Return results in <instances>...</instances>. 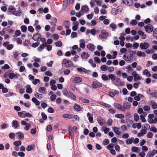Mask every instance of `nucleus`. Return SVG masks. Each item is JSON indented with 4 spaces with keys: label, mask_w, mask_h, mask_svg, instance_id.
Wrapping results in <instances>:
<instances>
[{
    "label": "nucleus",
    "mask_w": 157,
    "mask_h": 157,
    "mask_svg": "<svg viewBox=\"0 0 157 157\" xmlns=\"http://www.w3.org/2000/svg\"><path fill=\"white\" fill-rule=\"evenodd\" d=\"M144 28L146 32L148 33H151L153 30V26L151 24H148L144 26Z\"/></svg>",
    "instance_id": "nucleus-1"
},
{
    "label": "nucleus",
    "mask_w": 157,
    "mask_h": 157,
    "mask_svg": "<svg viewBox=\"0 0 157 157\" xmlns=\"http://www.w3.org/2000/svg\"><path fill=\"white\" fill-rule=\"evenodd\" d=\"M102 86L101 83L97 81V80L94 81L92 84V86L94 89H96L98 87L100 88Z\"/></svg>",
    "instance_id": "nucleus-2"
},
{
    "label": "nucleus",
    "mask_w": 157,
    "mask_h": 157,
    "mask_svg": "<svg viewBox=\"0 0 157 157\" xmlns=\"http://www.w3.org/2000/svg\"><path fill=\"white\" fill-rule=\"evenodd\" d=\"M8 76L9 78L11 79H13L14 78L15 79H17L19 77H20L21 76L19 74L17 73L15 74L14 73L12 72L9 73Z\"/></svg>",
    "instance_id": "nucleus-3"
},
{
    "label": "nucleus",
    "mask_w": 157,
    "mask_h": 157,
    "mask_svg": "<svg viewBox=\"0 0 157 157\" xmlns=\"http://www.w3.org/2000/svg\"><path fill=\"white\" fill-rule=\"evenodd\" d=\"M149 46V44L147 42H141L140 43V47L141 49H146Z\"/></svg>",
    "instance_id": "nucleus-4"
},
{
    "label": "nucleus",
    "mask_w": 157,
    "mask_h": 157,
    "mask_svg": "<svg viewBox=\"0 0 157 157\" xmlns=\"http://www.w3.org/2000/svg\"><path fill=\"white\" fill-rule=\"evenodd\" d=\"M122 3L128 6H132L133 4L132 0H122Z\"/></svg>",
    "instance_id": "nucleus-5"
},
{
    "label": "nucleus",
    "mask_w": 157,
    "mask_h": 157,
    "mask_svg": "<svg viewBox=\"0 0 157 157\" xmlns=\"http://www.w3.org/2000/svg\"><path fill=\"white\" fill-rule=\"evenodd\" d=\"M41 36L40 33H35L32 37V39L35 41H38Z\"/></svg>",
    "instance_id": "nucleus-6"
},
{
    "label": "nucleus",
    "mask_w": 157,
    "mask_h": 157,
    "mask_svg": "<svg viewBox=\"0 0 157 157\" xmlns=\"http://www.w3.org/2000/svg\"><path fill=\"white\" fill-rule=\"evenodd\" d=\"M109 80L111 79L113 82H114L115 81L116 78V76L115 75L111 74L108 75Z\"/></svg>",
    "instance_id": "nucleus-7"
},
{
    "label": "nucleus",
    "mask_w": 157,
    "mask_h": 157,
    "mask_svg": "<svg viewBox=\"0 0 157 157\" xmlns=\"http://www.w3.org/2000/svg\"><path fill=\"white\" fill-rule=\"evenodd\" d=\"M97 121L99 124L101 125L103 124L105 122L104 119L100 116H99L97 117Z\"/></svg>",
    "instance_id": "nucleus-8"
},
{
    "label": "nucleus",
    "mask_w": 157,
    "mask_h": 157,
    "mask_svg": "<svg viewBox=\"0 0 157 157\" xmlns=\"http://www.w3.org/2000/svg\"><path fill=\"white\" fill-rule=\"evenodd\" d=\"M47 45V43L46 42H44L42 44H41L37 48L38 51L40 52L44 48L46 47Z\"/></svg>",
    "instance_id": "nucleus-9"
},
{
    "label": "nucleus",
    "mask_w": 157,
    "mask_h": 157,
    "mask_svg": "<svg viewBox=\"0 0 157 157\" xmlns=\"http://www.w3.org/2000/svg\"><path fill=\"white\" fill-rule=\"evenodd\" d=\"M120 129L119 128L116 127H113V132L117 135H120L121 134V132L119 131Z\"/></svg>",
    "instance_id": "nucleus-10"
},
{
    "label": "nucleus",
    "mask_w": 157,
    "mask_h": 157,
    "mask_svg": "<svg viewBox=\"0 0 157 157\" xmlns=\"http://www.w3.org/2000/svg\"><path fill=\"white\" fill-rule=\"evenodd\" d=\"M17 136V138L20 139H23L24 138V134L21 132H18L16 133Z\"/></svg>",
    "instance_id": "nucleus-11"
},
{
    "label": "nucleus",
    "mask_w": 157,
    "mask_h": 157,
    "mask_svg": "<svg viewBox=\"0 0 157 157\" xmlns=\"http://www.w3.org/2000/svg\"><path fill=\"white\" fill-rule=\"evenodd\" d=\"M90 56L89 54L88 53H86L85 52H83L82 53L81 56L82 59H87Z\"/></svg>",
    "instance_id": "nucleus-12"
},
{
    "label": "nucleus",
    "mask_w": 157,
    "mask_h": 157,
    "mask_svg": "<svg viewBox=\"0 0 157 157\" xmlns=\"http://www.w3.org/2000/svg\"><path fill=\"white\" fill-rule=\"evenodd\" d=\"M12 124L13 126L15 128H17L19 126L18 121L16 120H14L12 121Z\"/></svg>",
    "instance_id": "nucleus-13"
},
{
    "label": "nucleus",
    "mask_w": 157,
    "mask_h": 157,
    "mask_svg": "<svg viewBox=\"0 0 157 157\" xmlns=\"http://www.w3.org/2000/svg\"><path fill=\"white\" fill-rule=\"evenodd\" d=\"M73 81L74 82L77 83L82 82V79L81 77H77L74 78Z\"/></svg>",
    "instance_id": "nucleus-14"
},
{
    "label": "nucleus",
    "mask_w": 157,
    "mask_h": 157,
    "mask_svg": "<svg viewBox=\"0 0 157 157\" xmlns=\"http://www.w3.org/2000/svg\"><path fill=\"white\" fill-rule=\"evenodd\" d=\"M35 145L33 144L29 145L27 147L26 150L28 151H30L34 149L35 148Z\"/></svg>",
    "instance_id": "nucleus-15"
},
{
    "label": "nucleus",
    "mask_w": 157,
    "mask_h": 157,
    "mask_svg": "<svg viewBox=\"0 0 157 157\" xmlns=\"http://www.w3.org/2000/svg\"><path fill=\"white\" fill-rule=\"evenodd\" d=\"M73 108L77 111H79L82 109V107L76 103L73 106Z\"/></svg>",
    "instance_id": "nucleus-16"
},
{
    "label": "nucleus",
    "mask_w": 157,
    "mask_h": 157,
    "mask_svg": "<svg viewBox=\"0 0 157 157\" xmlns=\"http://www.w3.org/2000/svg\"><path fill=\"white\" fill-rule=\"evenodd\" d=\"M81 10L84 11L86 13L88 12L89 11V8L86 5L83 6L81 8Z\"/></svg>",
    "instance_id": "nucleus-17"
},
{
    "label": "nucleus",
    "mask_w": 157,
    "mask_h": 157,
    "mask_svg": "<svg viewBox=\"0 0 157 157\" xmlns=\"http://www.w3.org/2000/svg\"><path fill=\"white\" fill-rule=\"evenodd\" d=\"M26 87V92L29 94H31L32 92V89L31 87V86L30 85H27Z\"/></svg>",
    "instance_id": "nucleus-18"
},
{
    "label": "nucleus",
    "mask_w": 157,
    "mask_h": 157,
    "mask_svg": "<svg viewBox=\"0 0 157 157\" xmlns=\"http://www.w3.org/2000/svg\"><path fill=\"white\" fill-rule=\"evenodd\" d=\"M63 118L71 119L73 118V115L72 114H64L62 116Z\"/></svg>",
    "instance_id": "nucleus-19"
},
{
    "label": "nucleus",
    "mask_w": 157,
    "mask_h": 157,
    "mask_svg": "<svg viewBox=\"0 0 157 157\" xmlns=\"http://www.w3.org/2000/svg\"><path fill=\"white\" fill-rule=\"evenodd\" d=\"M32 101L36 105H40V101L35 97H33L32 98Z\"/></svg>",
    "instance_id": "nucleus-20"
},
{
    "label": "nucleus",
    "mask_w": 157,
    "mask_h": 157,
    "mask_svg": "<svg viewBox=\"0 0 157 157\" xmlns=\"http://www.w3.org/2000/svg\"><path fill=\"white\" fill-rule=\"evenodd\" d=\"M63 10H65L66 9L68 5V0H63Z\"/></svg>",
    "instance_id": "nucleus-21"
},
{
    "label": "nucleus",
    "mask_w": 157,
    "mask_h": 157,
    "mask_svg": "<svg viewBox=\"0 0 157 157\" xmlns=\"http://www.w3.org/2000/svg\"><path fill=\"white\" fill-rule=\"evenodd\" d=\"M123 105L126 108L127 107V109H129L130 108L131 105L127 101H124L123 103Z\"/></svg>",
    "instance_id": "nucleus-22"
},
{
    "label": "nucleus",
    "mask_w": 157,
    "mask_h": 157,
    "mask_svg": "<svg viewBox=\"0 0 157 157\" xmlns=\"http://www.w3.org/2000/svg\"><path fill=\"white\" fill-rule=\"evenodd\" d=\"M99 104L107 108H109L111 107V105H110L105 103L103 101H100Z\"/></svg>",
    "instance_id": "nucleus-23"
},
{
    "label": "nucleus",
    "mask_w": 157,
    "mask_h": 157,
    "mask_svg": "<svg viewBox=\"0 0 157 157\" xmlns=\"http://www.w3.org/2000/svg\"><path fill=\"white\" fill-rule=\"evenodd\" d=\"M115 144H110L108 146H107L106 148L109 150H111L114 148V146L115 145Z\"/></svg>",
    "instance_id": "nucleus-24"
},
{
    "label": "nucleus",
    "mask_w": 157,
    "mask_h": 157,
    "mask_svg": "<svg viewBox=\"0 0 157 157\" xmlns=\"http://www.w3.org/2000/svg\"><path fill=\"white\" fill-rule=\"evenodd\" d=\"M116 79V80L115 81V82H114V84L116 86H119V85L118 84H120L121 82V79L120 78L117 77Z\"/></svg>",
    "instance_id": "nucleus-25"
},
{
    "label": "nucleus",
    "mask_w": 157,
    "mask_h": 157,
    "mask_svg": "<svg viewBox=\"0 0 157 157\" xmlns=\"http://www.w3.org/2000/svg\"><path fill=\"white\" fill-rule=\"evenodd\" d=\"M68 132L70 136L71 137H73L74 136V132H73L70 126H69L68 127Z\"/></svg>",
    "instance_id": "nucleus-26"
},
{
    "label": "nucleus",
    "mask_w": 157,
    "mask_h": 157,
    "mask_svg": "<svg viewBox=\"0 0 157 157\" xmlns=\"http://www.w3.org/2000/svg\"><path fill=\"white\" fill-rule=\"evenodd\" d=\"M101 33L104 36L107 37L109 36V33L107 32L105 30L103 29L101 31Z\"/></svg>",
    "instance_id": "nucleus-27"
},
{
    "label": "nucleus",
    "mask_w": 157,
    "mask_h": 157,
    "mask_svg": "<svg viewBox=\"0 0 157 157\" xmlns=\"http://www.w3.org/2000/svg\"><path fill=\"white\" fill-rule=\"evenodd\" d=\"M46 90V88L44 87H41L39 88L38 92L40 93H43Z\"/></svg>",
    "instance_id": "nucleus-28"
},
{
    "label": "nucleus",
    "mask_w": 157,
    "mask_h": 157,
    "mask_svg": "<svg viewBox=\"0 0 157 157\" xmlns=\"http://www.w3.org/2000/svg\"><path fill=\"white\" fill-rule=\"evenodd\" d=\"M21 29L22 32L25 33L27 31V27L26 25H23L21 26Z\"/></svg>",
    "instance_id": "nucleus-29"
},
{
    "label": "nucleus",
    "mask_w": 157,
    "mask_h": 157,
    "mask_svg": "<svg viewBox=\"0 0 157 157\" xmlns=\"http://www.w3.org/2000/svg\"><path fill=\"white\" fill-rule=\"evenodd\" d=\"M67 60L66 59H64L63 60L64 64H65V67L66 68L70 67L69 65L68 64V63L67 62Z\"/></svg>",
    "instance_id": "nucleus-30"
},
{
    "label": "nucleus",
    "mask_w": 157,
    "mask_h": 157,
    "mask_svg": "<svg viewBox=\"0 0 157 157\" xmlns=\"http://www.w3.org/2000/svg\"><path fill=\"white\" fill-rule=\"evenodd\" d=\"M101 78L103 81H107L109 80L108 75L107 76L105 74H103L101 76Z\"/></svg>",
    "instance_id": "nucleus-31"
},
{
    "label": "nucleus",
    "mask_w": 157,
    "mask_h": 157,
    "mask_svg": "<svg viewBox=\"0 0 157 157\" xmlns=\"http://www.w3.org/2000/svg\"><path fill=\"white\" fill-rule=\"evenodd\" d=\"M102 129H101V130L103 131H104V133L105 134L107 133L109 131V128H107L106 127H102Z\"/></svg>",
    "instance_id": "nucleus-32"
},
{
    "label": "nucleus",
    "mask_w": 157,
    "mask_h": 157,
    "mask_svg": "<svg viewBox=\"0 0 157 157\" xmlns=\"http://www.w3.org/2000/svg\"><path fill=\"white\" fill-rule=\"evenodd\" d=\"M108 68V67L105 65H102L100 67V69L103 71H106Z\"/></svg>",
    "instance_id": "nucleus-33"
},
{
    "label": "nucleus",
    "mask_w": 157,
    "mask_h": 157,
    "mask_svg": "<svg viewBox=\"0 0 157 157\" xmlns=\"http://www.w3.org/2000/svg\"><path fill=\"white\" fill-rule=\"evenodd\" d=\"M55 44L56 46L59 47H61L62 46L63 44L62 41L60 40H59L58 41L56 42L55 43Z\"/></svg>",
    "instance_id": "nucleus-34"
},
{
    "label": "nucleus",
    "mask_w": 157,
    "mask_h": 157,
    "mask_svg": "<svg viewBox=\"0 0 157 157\" xmlns=\"http://www.w3.org/2000/svg\"><path fill=\"white\" fill-rule=\"evenodd\" d=\"M155 151V150H153V151H154L153 153L152 152H151V151L149 152L147 156H148V157H150L151 156L153 157L155 154V153L154 152Z\"/></svg>",
    "instance_id": "nucleus-35"
},
{
    "label": "nucleus",
    "mask_w": 157,
    "mask_h": 157,
    "mask_svg": "<svg viewBox=\"0 0 157 157\" xmlns=\"http://www.w3.org/2000/svg\"><path fill=\"white\" fill-rule=\"evenodd\" d=\"M134 138L132 137L131 138H129L126 141V143L127 144H131L133 141Z\"/></svg>",
    "instance_id": "nucleus-36"
},
{
    "label": "nucleus",
    "mask_w": 157,
    "mask_h": 157,
    "mask_svg": "<svg viewBox=\"0 0 157 157\" xmlns=\"http://www.w3.org/2000/svg\"><path fill=\"white\" fill-rule=\"evenodd\" d=\"M21 142L20 140L15 141L13 143V145L16 146H20L21 145Z\"/></svg>",
    "instance_id": "nucleus-37"
},
{
    "label": "nucleus",
    "mask_w": 157,
    "mask_h": 157,
    "mask_svg": "<svg viewBox=\"0 0 157 157\" xmlns=\"http://www.w3.org/2000/svg\"><path fill=\"white\" fill-rule=\"evenodd\" d=\"M81 40L82 41V43L80 44V47L82 48H84L85 47V41L83 39H81Z\"/></svg>",
    "instance_id": "nucleus-38"
},
{
    "label": "nucleus",
    "mask_w": 157,
    "mask_h": 157,
    "mask_svg": "<svg viewBox=\"0 0 157 157\" xmlns=\"http://www.w3.org/2000/svg\"><path fill=\"white\" fill-rule=\"evenodd\" d=\"M34 96L38 99H40L43 97L42 94H39L38 92H36L34 94Z\"/></svg>",
    "instance_id": "nucleus-39"
},
{
    "label": "nucleus",
    "mask_w": 157,
    "mask_h": 157,
    "mask_svg": "<svg viewBox=\"0 0 157 157\" xmlns=\"http://www.w3.org/2000/svg\"><path fill=\"white\" fill-rule=\"evenodd\" d=\"M134 121L136 122L139 119V117L138 114L137 113H135L134 114Z\"/></svg>",
    "instance_id": "nucleus-40"
},
{
    "label": "nucleus",
    "mask_w": 157,
    "mask_h": 157,
    "mask_svg": "<svg viewBox=\"0 0 157 157\" xmlns=\"http://www.w3.org/2000/svg\"><path fill=\"white\" fill-rule=\"evenodd\" d=\"M80 100H81L82 102L85 103H88L90 102V101L89 100L84 98H80Z\"/></svg>",
    "instance_id": "nucleus-41"
},
{
    "label": "nucleus",
    "mask_w": 157,
    "mask_h": 157,
    "mask_svg": "<svg viewBox=\"0 0 157 157\" xmlns=\"http://www.w3.org/2000/svg\"><path fill=\"white\" fill-rule=\"evenodd\" d=\"M139 148L134 146L132 147L131 150L132 151L138 153L139 152L138 151V149Z\"/></svg>",
    "instance_id": "nucleus-42"
},
{
    "label": "nucleus",
    "mask_w": 157,
    "mask_h": 157,
    "mask_svg": "<svg viewBox=\"0 0 157 157\" xmlns=\"http://www.w3.org/2000/svg\"><path fill=\"white\" fill-rule=\"evenodd\" d=\"M84 13L82 12V10H80L78 13H77L76 16L78 17H80L82 15H83Z\"/></svg>",
    "instance_id": "nucleus-43"
},
{
    "label": "nucleus",
    "mask_w": 157,
    "mask_h": 157,
    "mask_svg": "<svg viewBox=\"0 0 157 157\" xmlns=\"http://www.w3.org/2000/svg\"><path fill=\"white\" fill-rule=\"evenodd\" d=\"M109 142V140L107 139H105L104 140L103 144L104 145H106L108 144Z\"/></svg>",
    "instance_id": "nucleus-44"
},
{
    "label": "nucleus",
    "mask_w": 157,
    "mask_h": 157,
    "mask_svg": "<svg viewBox=\"0 0 157 157\" xmlns=\"http://www.w3.org/2000/svg\"><path fill=\"white\" fill-rule=\"evenodd\" d=\"M115 117H116L119 118H121V119H123L124 118V116L123 114H117L115 115Z\"/></svg>",
    "instance_id": "nucleus-45"
},
{
    "label": "nucleus",
    "mask_w": 157,
    "mask_h": 157,
    "mask_svg": "<svg viewBox=\"0 0 157 157\" xmlns=\"http://www.w3.org/2000/svg\"><path fill=\"white\" fill-rule=\"evenodd\" d=\"M151 102L152 105V108L153 109H155L157 108V104L155 102H152V101H151Z\"/></svg>",
    "instance_id": "nucleus-46"
},
{
    "label": "nucleus",
    "mask_w": 157,
    "mask_h": 157,
    "mask_svg": "<svg viewBox=\"0 0 157 157\" xmlns=\"http://www.w3.org/2000/svg\"><path fill=\"white\" fill-rule=\"evenodd\" d=\"M57 19L56 18L54 17L52 18L51 23L53 24L54 25H55L57 22Z\"/></svg>",
    "instance_id": "nucleus-47"
},
{
    "label": "nucleus",
    "mask_w": 157,
    "mask_h": 157,
    "mask_svg": "<svg viewBox=\"0 0 157 157\" xmlns=\"http://www.w3.org/2000/svg\"><path fill=\"white\" fill-rule=\"evenodd\" d=\"M137 22L136 20H132L130 22V24L132 25H135L137 24Z\"/></svg>",
    "instance_id": "nucleus-48"
},
{
    "label": "nucleus",
    "mask_w": 157,
    "mask_h": 157,
    "mask_svg": "<svg viewBox=\"0 0 157 157\" xmlns=\"http://www.w3.org/2000/svg\"><path fill=\"white\" fill-rule=\"evenodd\" d=\"M114 106L115 108L117 109H119L120 108L121 105L117 103H115L114 104Z\"/></svg>",
    "instance_id": "nucleus-49"
},
{
    "label": "nucleus",
    "mask_w": 157,
    "mask_h": 157,
    "mask_svg": "<svg viewBox=\"0 0 157 157\" xmlns=\"http://www.w3.org/2000/svg\"><path fill=\"white\" fill-rule=\"evenodd\" d=\"M133 49H137L139 46V44L136 42H135L133 44Z\"/></svg>",
    "instance_id": "nucleus-50"
},
{
    "label": "nucleus",
    "mask_w": 157,
    "mask_h": 157,
    "mask_svg": "<svg viewBox=\"0 0 157 157\" xmlns=\"http://www.w3.org/2000/svg\"><path fill=\"white\" fill-rule=\"evenodd\" d=\"M48 111L50 113H53L54 112V109L51 107H49L48 109Z\"/></svg>",
    "instance_id": "nucleus-51"
},
{
    "label": "nucleus",
    "mask_w": 157,
    "mask_h": 157,
    "mask_svg": "<svg viewBox=\"0 0 157 157\" xmlns=\"http://www.w3.org/2000/svg\"><path fill=\"white\" fill-rule=\"evenodd\" d=\"M140 79V77L139 76L138 74L134 77V80L135 81H136Z\"/></svg>",
    "instance_id": "nucleus-52"
},
{
    "label": "nucleus",
    "mask_w": 157,
    "mask_h": 157,
    "mask_svg": "<svg viewBox=\"0 0 157 157\" xmlns=\"http://www.w3.org/2000/svg\"><path fill=\"white\" fill-rule=\"evenodd\" d=\"M21 13V12H20V13H19V11H14L12 12V14L13 15L17 16H18L20 15V14Z\"/></svg>",
    "instance_id": "nucleus-53"
},
{
    "label": "nucleus",
    "mask_w": 157,
    "mask_h": 157,
    "mask_svg": "<svg viewBox=\"0 0 157 157\" xmlns=\"http://www.w3.org/2000/svg\"><path fill=\"white\" fill-rule=\"evenodd\" d=\"M56 96L55 94H53L50 97V99L51 101H53L56 98Z\"/></svg>",
    "instance_id": "nucleus-54"
},
{
    "label": "nucleus",
    "mask_w": 157,
    "mask_h": 157,
    "mask_svg": "<svg viewBox=\"0 0 157 157\" xmlns=\"http://www.w3.org/2000/svg\"><path fill=\"white\" fill-rule=\"evenodd\" d=\"M70 95H69V97L72 98L74 100H75L76 99V98L75 96L73 94L72 92H70Z\"/></svg>",
    "instance_id": "nucleus-55"
},
{
    "label": "nucleus",
    "mask_w": 157,
    "mask_h": 157,
    "mask_svg": "<svg viewBox=\"0 0 157 157\" xmlns=\"http://www.w3.org/2000/svg\"><path fill=\"white\" fill-rule=\"evenodd\" d=\"M138 35L142 36H146V34H144V33L141 30H139L137 33Z\"/></svg>",
    "instance_id": "nucleus-56"
},
{
    "label": "nucleus",
    "mask_w": 157,
    "mask_h": 157,
    "mask_svg": "<svg viewBox=\"0 0 157 157\" xmlns=\"http://www.w3.org/2000/svg\"><path fill=\"white\" fill-rule=\"evenodd\" d=\"M42 118L44 120H45L47 119V116L44 112H42L41 113Z\"/></svg>",
    "instance_id": "nucleus-57"
},
{
    "label": "nucleus",
    "mask_w": 157,
    "mask_h": 157,
    "mask_svg": "<svg viewBox=\"0 0 157 157\" xmlns=\"http://www.w3.org/2000/svg\"><path fill=\"white\" fill-rule=\"evenodd\" d=\"M94 13L92 12L90 14H88L87 15V17L89 19H91L93 17Z\"/></svg>",
    "instance_id": "nucleus-58"
},
{
    "label": "nucleus",
    "mask_w": 157,
    "mask_h": 157,
    "mask_svg": "<svg viewBox=\"0 0 157 157\" xmlns=\"http://www.w3.org/2000/svg\"><path fill=\"white\" fill-rule=\"evenodd\" d=\"M63 72L65 75H67L70 73V70L68 69H67L64 70Z\"/></svg>",
    "instance_id": "nucleus-59"
},
{
    "label": "nucleus",
    "mask_w": 157,
    "mask_h": 157,
    "mask_svg": "<svg viewBox=\"0 0 157 157\" xmlns=\"http://www.w3.org/2000/svg\"><path fill=\"white\" fill-rule=\"evenodd\" d=\"M40 44V43L37 42L34 43H33L32 44V46L33 48H36L38 47Z\"/></svg>",
    "instance_id": "nucleus-60"
},
{
    "label": "nucleus",
    "mask_w": 157,
    "mask_h": 157,
    "mask_svg": "<svg viewBox=\"0 0 157 157\" xmlns=\"http://www.w3.org/2000/svg\"><path fill=\"white\" fill-rule=\"evenodd\" d=\"M45 74L46 75L50 77L52 76V74L49 71H46L45 72Z\"/></svg>",
    "instance_id": "nucleus-61"
},
{
    "label": "nucleus",
    "mask_w": 157,
    "mask_h": 157,
    "mask_svg": "<svg viewBox=\"0 0 157 157\" xmlns=\"http://www.w3.org/2000/svg\"><path fill=\"white\" fill-rule=\"evenodd\" d=\"M71 36L72 38L76 37L77 36V34L76 32H72L71 34Z\"/></svg>",
    "instance_id": "nucleus-62"
},
{
    "label": "nucleus",
    "mask_w": 157,
    "mask_h": 157,
    "mask_svg": "<svg viewBox=\"0 0 157 157\" xmlns=\"http://www.w3.org/2000/svg\"><path fill=\"white\" fill-rule=\"evenodd\" d=\"M94 61L96 62L97 63H100L101 62L100 60V59L97 57H95L94 58Z\"/></svg>",
    "instance_id": "nucleus-63"
},
{
    "label": "nucleus",
    "mask_w": 157,
    "mask_h": 157,
    "mask_svg": "<svg viewBox=\"0 0 157 157\" xmlns=\"http://www.w3.org/2000/svg\"><path fill=\"white\" fill-rule=\"evenodd\" d=\"M150 130L152 131L153 132L155 133H156L157 132V129L154 126H153V127H151L150 128Z\"/></svg>",
    "instance_id": "nucleus-64"
}]
</instances>
